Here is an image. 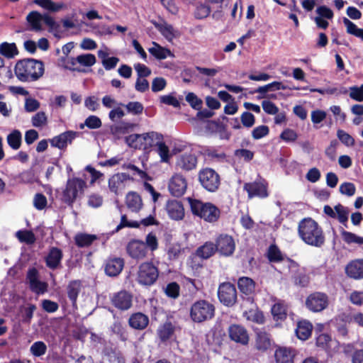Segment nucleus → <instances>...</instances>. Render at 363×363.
<instances>
[{"label": "nucleus", "mask_w": 363, "mask_h": 363, "mask_svg": "<svg viewBox=\"0 0 363 363\" xmlns=\"http://www.w3.org/2000/svg\"><path fill=\"white\" fill-rule=\"evenodd\" d=\"M298 233L306 244L313 247H320L325 242L323 228L311 218H305L298 223Z\"/></svg>", "instance_id": "1"}, {"label": "nucleus", "mask_w": 363, "mask_h": 363, "mask_svg": "<svg viewBox=\"0 0 363 363\" xmlns=\"http://www.w3.org/2000/svg\"><path fill=\"white\" fill-rule=\"evenodd\" d=\"M14 72L16 77L21 82H35L43 77L45 66L40 60L27 58L17 62Z\"/></svg>", "instance_id": "2"}, {"label": "nucleus", "mask_w": 363, "mask_h": 363, "mask_svg": "<svg viewBox=\"0 0 363 363\" xmlns=\"http://www.w3.org/2000/svg\"><path fill=\"white\" fill-rule=\"evenodd\" d=\"M189 204L192 213L208 223H214L220 217V210L211 202H203L196 199H189Z\"/></svg>", "instance_id": "3"}, {"label": "nucleus", "mask_w": 363, "mask_h": 363, "mask_svg": "<svg viewBox=\"0 0 363 363\" xmlns=\"http://www.w3.org/2000/svg\"><path fill=\"white\" fill-rule=\"evenodd\" d=\"M160 269L151 261L143 262L139 264L136 272V282L144 287L153 286L158 280Z\"/></svg>", "instance_id": "4"}, {"label": "nucleus", "mask_w": 363, "mask_h": 363, "mask_svg": "<svg viewBox=\"0 0 363 363\" xmlns=\"http://www.w3.org/2000/svg\"><path fill=\"white\" fill-rule=\"evenodd\" d=\"M214 305L205 299H199L192 303L189 311L191 320L196 323L211 320L215 315Z\"/></svg>", "instance_id": "5"}, {"label": "nucleus", "mask_w": 363, "mask_h": 363, "mask_svg": "<svg viewBox=\"0 0 363 363\" xmlns=\"http://www.w3.org/2000/svg\"><path fill=\"white\" fill-rule=\"evenodd\" d=\"M86 187V182L78 177L68 179L65 189L62 191V201L69 206H72L78 196V194L83 193Z\"/></svg>", "instance_id": "6"}, {"label": "nucleus", "mask_w": 363, "mask_h": 363, "mask_svg": "<svg viewBox=\"0 0 363 363\" xmlns=\"http://www.w3.org/2000/svg\"><path fill=\"white\" fill-rule=\"evenodd\" d=\"M198 178L202 187L209 192L216 191L220 186V175L212 168L206 167L200 169Z\"/></svg>", "instance_id": "7"}, {"label": "nucleus", "mask_w": 363, "mask_h": 363, "mask_svg": "<svg viewBox=\"0 0 363 363\" xmlns=\"http://www.w3.org/2000/svg\"><path fill=\"white\" fill-rule=\"evenodd\" d=\"M287 269L295 286L301 288L308 286L310 283V277L306 274L305 269L301 267L297 262L287 258Z\"/></svg>", "instance_id": "8"}, {"label": "nucleus", "mask_w": 363, "mask_h": 363, "mask_svg": "<svg viewBox=\"0 0 363 363\" xmlns=\"http://www.w3.org/2000/svg\"><path fill=\"white\" fill-rule=\"evenodd\" d=\"M219 301L225 306L233 307L238 301V292L235 286L230 282L220 283L218 289Z\"/></svg>", "instance_id": "9"}, {"label": "nucleus", "mask_w": 363, "mask_h": 363, "mask_svg": "<svg viewBox=\"0 0 363 363\" xmlns=\"http://www.w3.org/2000/svg\"><path fill=\"white\" fill-rule=\"evenodd\" d=\"M215 248L221 257H229L233 255L236 244L234 238L227 233H220L215 239Z\"/></svg>", "instance_id": "10"}, {"label": "nucleus", "mask_w": 363, "mask_h": 363, "mask_svg": "<svg viewBox=\"0 0 363 363\" xmlns=\"http://www.w3.org/2000/svg\"><path fill=\"white\" fill-rule=\"evenodd\" d=\"M306 308L313 313H320L329 306V297L323 292L315 291L310 294L306 298Z\"/></svg>", "instance_id": "11"}, {"label": "nucleus", "mask_w": 363, "mask_h": 363, "mask_svg": "<svg viewBox=\"0 0 363 363\" xmlns=\"http://www.w3.org/2000/svg\"><path fill=\"white\" fill-rule=\"evenodd\" d=\"M268 186L266 179L259 177L254 182L245 183L243 189L247 191L248 199H265L269 196Z\"/></svg>", "instance_id": "12"}, {"label": "nucleus", "mask_w": 363, "mask_h": 363, "mask_svg": "<svg viewBox=\"0 0 363 363\" xmlns=\"http://www.w3.org/2000/svg\"><path fill=\"white\" fill-rule=\"evenodd\" d=\"M237 285L240 297L249 303H253L256 294V282L250 277H241L238 279Z\"/></svg>", "instance_id": "13"}, {"label": "nucleus", "mask_w": 363, "mask_h": 363, "mask_svg": "<svg viewBox=\"0 0 363 363\" xmlns=\"http://www.w3.org/2000/svg\"><path fill=\"white\" fill-rule=\"evenodd\" d=\"M161 133L150 132V137L147 143L149 147H157V152L162 162H168L169 159V150Z\"/></svg>", "instance_id": "14"}, {"label": "nucleus", "mask_w": 363, "mask_h": 363, "mask_svg": "<svg viewBox=\"0 0 363 363\" xmlns=\"http://www.w3.org/2000/svg\"><path fill=\"white\" fill-rule=\"evenodd\" d=\"M133 298L131 293L125 290H121L113 294L111 298V303L120 311H128L133 306Z\"/></svg>", "instance_id": "15"}, {"label": "nucleus", "mask_w": 363, "mask_h": 363, "mask_svg": "<svg viewBox=\"0 0 363 363\" xmlns=\"http://www.w3.org/2000/svg\"><path fill=\"white\" fill-rule=\"evenodd\" d=\"M228 333L230 340L241 345H247L250 341V337L247 329L239 324H231L228 329Z\"/></svg>", "instance_id": "16"}, {"label": "nucleus", "mask_w": 363, "mask_h": 363, "mask_svg": "<svg viewBox=\"0 0 363 363\" xmlns=\"http://www.w3.org/2000/svg\"><path fill=\"white\" fill-rule=\"evenodd\" d=\"M126 252L132 259L136 260L144 259L147 255L144 242L137 239H133L128 242Z\"/></svg>", "instance_id": "17"}, {"label": "nucleus", "mask_w": 363, "mask_h": 363, "mask_svg": "<svg viewBox=\"0 0 363 363\" xmlns=\"http://www.w3.org/2000/svg\"><path fill=\"white\" fill-rule=\"evenodd\" d=\"M63 252L57 247H50L44 257L46 267L52 271L62 268Z\"/></svg>", "instance_id": "18"}, {"label": "nucleus", "mask_w": 363, "mask_h": 363, "mask_svg": "<svg viewBox=\"0 0 363 363\" xmlns=\"http://www.w3.org/2000/svg\"><path fill=\"white\" fill-rule=\"evenodd\" d=\"M125 262L121 257H109L106 259L104 271L107 276L115 277L118 276L124 267Z\"/></svg>", "instance_id": "19"}, {"label": "nucleus", "mask_w": 363, "mask_h": 363, "mask_svg": "<svg viewBox=\"0 0 363 363\" xmlns=\"http://www.w3.org/2000/svg\"><path fill=\"white\" fill-rule=\"evenodd\" d=\"M168 188L172 195L176 197H180L186 190V180L182 175L176 174L171 178Z\"/></svg>", "instance_id": "20"}, {"label": "nucleus", "mask_w": 363, "mask_h": 363, "mask_svg": "<svg viewBox=\"0 0 363 363\" xmlns=\"http://www.w3.org/2000/svg\"><path fill=\"white\" fill-rule=\"evenodd\" d=\"M296 354V350L291 347L278 346L274 352V358L276 363H294Z\"/></svg>", "instance_id": "21"}, {"label": "nucleus", "mask_w": 363, "mask_h": 363, "mask_svg": "<svg viewBox=\"0 0 363 363\" xmlns=\"http://www.w3.org/2000/svg\"><path fill=\"white\" fill-rule=\"evenodd\" d=\"M78 133L73 130L65 131L50 140L52 147L60 150H64L67 147L68 143L71 144L72 140L77 137Z\"/></svg>", "instance_id": "22"}, {"label": "nucleus", "mask_w": 363, "mask_h": 363, "mask_svg": "<svg viewBox=\"0 0 363 363\" xmlns=\"http://www.w3.org/2000/svg\"><path fill=\"white\" fill-rule=\"evenodd\" d=\"M126 181H133V177L125 172L116 173L109 178L108 188L111 192L118 194L119 189Z\"/></svg>", "instance_id": "23"}, {"label": "nucleus", "mask_w": 363, "mask_h": 363, "mask_svg": "<svg viewBox=\"0 0 363 363\" xmlns=\"http://www.w3.org/2000/svg\"><path fill=\"white\" fill-rule=\"evenodd\" d=\"M165 208L169 216L173 220H182L184 216V209L181 201L169 200Z\"/></svg>", "instance_id": "24"}, {"label": "nucleus", "mask_w": 363, "mask_h": 363, "mask_svg": "<svg viewBox=\"0 0 363 363\" xmlns=\"http://www.w3.org/2000/svg\"><path fill=\"white\" fill-rule=\"evenodd\" d=\"M346 274L354 279L363 278V259H357L350 262L345 267Z\"/></svg>", "instance_id": "25"}, {"label": "nucleus", "mask_w": 363, "mask_h": 363, "mask_svg": "<svg viewBox=\"0 0 363 363\" xmlns=\"http://www.w3.org/2000/svg\"><path fill=\"white\" fill-rule=\"evenodd\" d=\"M198 160L192 153H184L180 155L177 160V166L185 171H190L196 167Z\"/></svg>", "instance_id": "26"}, {"label": "nucleus", "mask_w": 363, "mask_h": 363, "mask_svg": "<svg viewBox=\"0 0 363 363\" xmlns=\"http://www.w3.org/2000/svg\"><path fill=\"white\" fill-rule=\"evenodd\" d=\"M148 324V316L141 312L131 314L128 319L129 326L135 330H143L147 327Z\"/></svg>", "instance_id": "27"}, {"label": "nucleus", "mask_w": 363, "mask_h": 363, "mask_svg": "<svg viewBox=\"0 0 363 363\" xmlns=\"http://www.w3.org/2000/svg\"><path fill=\"white\" fill-rule=\"evenodd\" d=\"M313 328V326L309 320L302 319L297 322L295 333L299 340H306L311 336Z\"/></svg>", "instance_id": "28"}, {"label": "nucleus", "mask_w": 363, "mask_h": 363, "mask_svg": "<svg viewBox=\"0 0 363 363\" xmlns=\"http://www.w3.org/2000/svg\"><path fill=\"white\" fill-rule=\"evenodd\" d=\"M265 256L270 263L287 262V258H289L286 255L282 253L276 244H271L268 247Z\"/></svg>", "instance_id": "29"}, {"label": "nucleus", "mask_w": 363, "mask_h": 363, "mask_svg": "<svg viewBox=\"0 0 363 363\" xmlns=\"http://www.w3.org/2000/svg\"><path fill=\"white\" fill-rule=\"evenodd\" d=\"M127 208L132 212L138 213L143 207L141 196L135 191H129L125 196Z\"/></svg>", "instance_id": "30"}, {"label": "nucleus", "mask_w": 363, "mask_h": 363, "mask_svg": "<svg viewBox=\"0 0 363 363\" xmlns=\"http://www.w3.org/2000/svg\"><path fill=\"white\" fill-rule=\"evenodd\" d=\"M82 288V281L79 279L70 281L67 286V297L72 303V306L77 304L79 294Z\"/></svg>", "instance_id": "31"}, {"label": "nucleus", "mask_w": 363, "mask_h": 363, "mask_svg": "<svg viewBox=\"0 0 363 363\" xmlns=\"http://www.w3.org/2000/svg\"><path fill=\"white\" fill-rule=\"evenodd\" d=\"M215 248H216L215 242L212 241L205 242L196 249V255L203 259H209L217 252Z\"/></svg>", "instance_id": "32"}, {"label": "nucleus", "mask_w": 363, "mask_h": 363, "mask_svg": "<svg viewBox=\"0 0 363 363\" xmlns=\"http://www.w3.org/2000/svg\"><path fill=\"white\" fill-rule=\"evenodd\" d=\"M174 331V325L170 321H167L158 328L157 336L161 342H165L172 337Z\"/></svg>", "instance_id": "33"}, {"label": "nucleus", "mask_w": 363, "mask_h": 363, "mask_svg": "<svg viewBox=\"0 0 363 363\" xmlns=\"http://www.w3.org/2000/svg\"><path fill=\"white\" fill-rule=\"evenodd\" d=\"M271 346L269 334L266 332H259L256 334L255 347L260 352H266Z\"/></svg>", "instance_id": "34"}, {"label": "nucleus", "mask_w": 363, "mask_h": 363, "mask_svg": "<svg viewBox=\"0 0 363 363\" xmlns=\"http://www.w3.org/2000/svg\"><path fill=\"white\" fill-rule=\"evenodd\" d=\"M74 240L75 245L78 247H88L97 240V236L96 235L79 233L74 236Z\"/></svg>", "instance_id": "35"}, {"label": "nucleus", "mask_w": 363, "mask_h": 363, "mask_svg": "<svg viewBox=\"0 0 363 363\" xmlns=\"http://www.w3.org/2000/svg\"><path fill=\"white\" fill-rule=\"evenodd\" d=\"M184 253V248L179 242L170 243L167 247V258L170 261H175Z\"/></svg>", "instance_id": "36"}, {"label": "nucleus", "mask_w": 363, "mask_h": 363, "mask_svg": "<svg viewBox=\"0 0 363 363\" xmlns=\"http://www.w3.org/2000/svg\"><path fill=\"white\" fill-rule=\"evenodd\" d=\"M137 125L128 122L121 121L111 128V134L116 137L131 132Z\"/></svg>", "instance_id": "37"}, {"label": "nucleus", "mask_w": 363, "mask_h": 363, "mask_svg": "<svg viewBox=\"0 0 363 363\" xmlns=\"http://www.w3.org/2000/svg\"><path fill=\"white\" fill-rule=\"evenodd\" d=\"M152 23L155 28L167 40H172L174 37L173 33V27L167 24L164 21L162 22H157L156 21H152Z\"/></svg>", "instance_id": "38"}, {"label": "nucleus", "mask_w": 363, "mask_h": 363, "mask_svg": "<svg viewBox=\"0 0 363 363\" xmlns=\"http://www.w3.org/2000/svg\"><path fill=\"white\" fill-rule=\"evenodd\" d=\"M101 363H125V359L112 349H106L101 359Z\"/></svg>", "instance_id": "39"}, {"label": "nucleus", "mask_w": 363, "mask_h": 363, "mask_svg": "<svg viewBox=\"0 0 363 363\" xmlns=\"http://www.w3.org/2000/svg\"><path fill=\"white\" fill-rule=\"evenodd\" d=\"M26 21L31 26V30L35 31L42 30L41 21H43V15L38 11H30L26 16Z\"/></svg>", "instance_id": "40"}, {"label": "nucleus", "mask_w": 363, "mask_h": 363, "mask_svg": "<svg viewBox=\"0 0 363 363\" xmlns=\"http://www.w3.org/2000/svg\"><path fill=\"white\" fill-rule=\"evenodd\" d=\"M9 146L14 150H18L22 143V134L19 130H13L6 137Z\"/></svg>", "instance_id": "41"}, {"label": "nucleus", "mask_w": 363, "mask_h": 363, "mask_svg": "<svg viewBox=\"0 0 363 363\" xmlns=\"http://www.w3.org/2000/svg\"><path fill=\"white\" fill-rule=\"evenodd\" d=\"M335 211V218L347 228V221L349 218L350 211L347 207L344 206L341 203H337L334 206Z\"/></svg>", "instance_id": "42"}, {"label": "nucleus", "mask_w": 363, "mask_h": 363, "mask_svg": "<svg viewBox=\"0 0 363 363\" xmlns=\"http://www.w3.org/2000/svg\"><path fill=\"white\" fill-rule=\"evenodd\" d=\"M149 52L157 60H164L168 56L172 55L170 50L162 47L158 43L154 42L153 47L149 49Z\"/></svg>", "instance_id": "43"}, {"label": "nucleus", "mask_w": 363, "mask_h": 363, "mask_svg": "<svg viewBox=\"0 0 363 363\" xmlns=\"http://www.w3.org/2000/svg\"><path fill=\"white\" fill-rule=\"evenodd\" d=\"M150 137V132L143 134H132L125 138V141L128 146L134 148H137L139 146L138 143V140H143L146 145L149 141Z\"/></svg>", "instance_id": "44"}, {"label": "nucleus", "mask_w": 363, "mask_h": 363, "mask_svg": "<svg viewBox=\"0 0 363 363\" xmlns=\"http://www.w3.org/2000/svg\"><path fill=\"white\" fill-rule=\"evenodd\" d=\"M273 319L275 321H284L286 319L287 313L286 306L281 303H276L271 309Z\"/></svg>", "instance_id": "45"}, {"label": "nucleus", "mask_w": 363, "mask_h": 363, "mask_svg": "<svg viewBox=\"0 0 363 363\" xmlns=\"http://www.w3.org/2000/svg\"><path fill=\"white\" fill-rule=\"evenodd\" d=\"M16 237L20 242L27 245H33L35 243L36 238L32 230H20L16 233Z\"/></svg>", "instance_id": "46"}, {"label": "nucleus", "mask_w": 363, "mask_h": 363, "mask_svg": "<svg viewBox=\"0 0 363 363\" xmlns=\"http://www.w3.org/2000/svg\"><path fill=\"white\" fill-rule=\"evenodd\" d=\"M18 53L17 47L14 43H9L7 42L0 44V54L10 59L14 57Z\"/></svg>", "instance_id": "47"}, {"label": "nucleus", "mask_w": 363, "mask_h": 363, "mask_svg": "<svg viewBox=\"0 0 363 363\" xmlns=\"http://www.w3.org/2000/svg\"><path fill=\"white\" fill-rule=\"evenodd\" d=\"M340 235L343 241L348 245L352 243H356L359 245H363V237H359L353 233L344 230L343 228L340 230Z\"/></svg>", "instance_id": "48"}, {"label": "nucleus", "mask_w": 363, "mask_h": 363, "mask_svg": "<svg viewBox=\"0 0 363 363\" xmlns=\"http://www.w3.org/2000/svg\"><path fill=\"white\" fill-rule=\"evenodd\" d=\"M99 56L102 58L103 66L106 70L115 68L119 62V59L117 57H108V54L103 51L99 52Z\"/></svg>", "instance_id": "49"}, {"label": "nucleus", "mask_w": 363, "mask_h": 363, "mask_svg": "<svg viewBox=\"0 0 363 363\" xmlns=\"http://www.w3.org/2000/svg\"><path fill=\"white\" fill-rule=\"evenodd\" d=\"M343 23L346 26L347 33L359 38L363 40V28H359L357 26L348 18H343Z\"/></svg>", "instance_id": "50"}, {"label": "nucleus", "mask_w": 363, "mask_h": 363, "mask_svg": "<svg viewBox=\"0 0 363 363\" xmlns=\"http://www.w3.org/2000/svg\"><path fill=\"white\" fill-rule=\"evenodd\" d=\"M343 23L346 26L347 33L359 38L363 40V28H359L357 26L348 18H343Z\"/></svg>", "instance_id": "51"}, {"label": "nucleus", "mask_w": 363, "mask_h": 363, "mask_svg": "<svg viewBox=\"0 0 363 363\" xmlns=\"http://www.w3.org/2000/svg\"><path fill=\"white\" fill-rule=\"evenodd\" d=\"M34 4L50 11L56 12L63 8V4H56L51 0H34Z\"/></svg>", "instance_id": "52"}, {"label": "nucleus", "mask_w": 363, "mask_h": 363, "mask_svg": "<svg viewBox=\"0 0 363 363\" xmlns=\"http://www.w3.org/2000/svg\"><path fill=\"white\" fill-rule=\"evenodd\" d=\"M122 168L123 169H128L130 171L131 174H130V176L133 177V180L135 179V177H138V178L140 179H145L148 177L147 174L145 171L140 169L135 164L131 163H124L122 165Z\"/></svg>", "instance_id": "53"}, {"label": "nucleus", "mask_w": 363, "mask_h": 363, "mask_svg": "<svg viewBox=\"0 0 363 363\" xmlns=\"http://www.w3.org/2000/svg\"><path fill=\"white\" fill-rule=\"evenodd\" d=\"M205 155L210 159L217 161L223 162L226 159V154L223 151L214 147H208L205 150Z\"/></svg>", "instance_id": "54"}, {"label": "nucleus", "mask_w": 363, "mask_h": 363, "mask_svg": "<svg viewBox=\"0 0 363 363\" xmlns=\"http://www.w3.org/2000/svg\"><path fill=\"white\" fill-rule=\"evenodd\" d=\"M102 125V122L101 119L94 115H91L88 116L84 123H81L79 125V128L83 129L85 126L89 128V129H97L101 128Z\"/></svg>", "instance_id": "55"}, {"label": "nucleus", "mask_w": 363, "mask_h": 363, "mask_svg": "<svg viewBox=\"0 0 363 363\" xmlns=\"http://www.w3.org/2000/svg\"><path fill=\"white\" fill-rule=\"evenodd\" d=\"M331 341V336L327 333H320L315 337L316 346L324 350H328L330 348Z\"/></svg>", "instance_id": "56"}, {"label": "nucleus", "mask_w": 363, "mask_h": 363, "mask_svg": "<svg viewBox=\"0 0 363 363\" xmlns=\"http://www.w3.org/2000/svg\"><path fill=\"white\" fill-rule=\"evenodd\" d=\"M164 293L169 298H177L180 294V286L176 281L170 282L166 286Z\"/></svg>", "instance_id": "57"}, {"label": "nucleus", "mask_w": 363, "mask_h": 363, "mask_svg": "<svg viewBox=\"0 0 363 363\" xmlns=\"http://www.w3.org/2000/svg\"><path fill=\"white\" fill-rule=\"evenodd\" d=\"M111 328L113 333L117 335L121 340H127L128 337V331L121 322H114Z\"/></svg>", "instance_id": "58"}, {"label": "nucleus", "mask_w": 363, "mask_h": 363, "mask_svg": "<svg viewBox=\"0 0 363 363\" xmlns=\"http://www.w3.org/2000/svg\"><path fill=\"white\" fill-rule=\"evenodd\" d=\"M146 250L149 249L151 252L156 251L159 247L158 239L155 234L152 232L149 233L145 237V242H144Z\"/></svg>", "instance_id": "59"}, {"label": "nucleus", "mask_w": 363, "mask_h": 363, "mask_svg": "<svg viewBox=\"0 0 363 363\" xmlns=\"http://www.w3.org/2000/svg\"><path fill=\"white\" fill-rule=\"evenodd\" d=\"M139 227V222L128 220L127 216L125 214H123L121 216L120 223L116 226L114 232L117 233L124 228H138Z\"/></svg>", "instance_id": "60"}, {"label": "nucleus", "mask_w": 363, "mask_h": 363, "mask_svg": "<svg viewBox=\"0 0 363 363\" xmlns=\"http://www.w3.org/2000/svg\"><path fill=\"white\" fill-rule=\"evenodd\" d=\"M30 352L35 357H40L45 354L47 346L43 341L35 342L30 347Z\"/></svg>", "instance_id": "61"}, {"label": "nucleus", "mask_w": 363, "mask_h": 363, "mask_svg": "<svg viewBox=\"0 0 363 363\" xmlns=\"http://www.w3.org/2000/svg\"><path fill=\"white\" fill-rule=\"evenodd\" d=\"M77 62L85 67H91L96 63V57L94 55L88 53L79 55L77 57Z\"/></svg>", "instance_id": "62"}, {"label": "nucleus", "mask_w": 363, "mask_h": 363, "mask_svg": "<svg viewBox=\"0 0 363 363\" xmlns=\"http://www.w3.org/2000/svg\"><path fill=\"white\" fill-rule=\"evenodd\" d=\"M337 136L338 139L347 147H352L354 145V139L347 132L343 130H338L337 131Z\"/></svg>", "instance_id": "63"}, {"label": "nucleus", "mask_w": 363, "mask_h": 363, "mask_svg": "<svg viewBox=\"0 0 363 363\" xmlns=\"http://www.w3.org/2000/svg\"><path fill=\"white\" fill-rule=\"evenodd\" d=\"M17 179L20 183L33 184L35 182V174L31 169L26 170L18 175Z\"/></svg>", "instance_id": "64"}]
</instances>
